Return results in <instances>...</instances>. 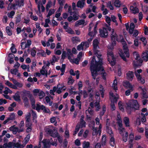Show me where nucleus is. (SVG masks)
Masks as SVG:
<instances>
[{
    "label": "nucleus",
    "instance_id": "obj_1",
    "mask_svg": "<svg viewBox=\"0 0 148 148\" xmlns=\"http://www.w3.org/2000/svg\"><path fill=\"white\" fill-rule=\"evenodd\" d=\"M94 53L96 56L99 60L98 61L96 60L95 56L92 57L91 61L90 69L92 78L95 79L96 77L98 75L97 72L104 71V69L102 66L103 63V59L101 58L102 56L101 53Z\"/></svg>",
    "mask_w": 148,
    "mask_h": 148
},
{
    "label": "nucleus",
    "instance_id": "obj_2",
    "mask_svg": "<svg viewBox=\"0 0 148 148\" xmlns=\"http://www.w3.org/2000/svg\"><path fill=\"white\" fill-rule=\"evenodd\" d=\"M27 95L31 102V105L35 104V100L33 96L29 91H25L23 92V94L21 95L22 99L23 101L25 106H28L29 104V100L26 97Z\"/></svg>",
    "mask_w": 148,
    "mask_h": 148
},
{
    "label": "nucleus",
    "instance_id": "obj_3",
    "mask_svg": "<svg viewBox=\"0 0 148 148\" xmlns=\"http://www.w3.org/2000/svg\"><path fill=\"white\" fill-rule=\"evenodd\" d=\"M108 60L112 66H114L116 62V58L114 56L113 52L112 51L108 52L107 53Z\"/></svg>",
    "mask_w": 148,
    "mask_h": 148
},
{
    "label": "nucleus",
    "instance_id": "obj_4",
    "mask_svg": "<svg viewBox=\"0 0 148 148\" xmlns=\"http://www.w3.org/2000/svg\"><path fill=\"white\" fill-rule=\"evenodd\" d=\"M111 41L113 45H115L116 42L115 40L117 41H119L118 38V36L116 33H114V29H112L111 36Z\"/></svg>",
    "mask_w": 148,
    "mask_h": 148
},
{
    "label": "nucleus",
    "instance_id": "obj_5",
    "mask_svg": "<svg viewBox=\"0 0 148 148\" xmlns=\"http://www.w3.org/2000/svg\"><path fill=\"white\" fill-rule=\"evenodd\" d=\"M127 107L134 109L135 110H138L139 109V104L137 101L136 100H134L130 104L128 105Z\"/></svg>",
    "mask_w": 148,
    "mask_h": 148
},
{
    "label": "nucleus",
    "instance_id": "obj_6",
    "mask_svg": "<svg viewBox=\"0 0 148 148\" xmlns=\"http://www.w3.org/2000/svg\"><path fill=\"white\" fill-rule=\"evenodd\" d=\"M99 42L98 40L97 39H94L92 42V45L93 46V49L94 53H101L100 51L97 49V47H99L98 44Z\"/></svg>",
    "mask_w": 148,
    "mask_h": 148
},
{
    "label": "nucleus",
    "instance_id": "obj_7",
    "mask_svg": "<svg viewBox=\"0 0 148 148\" xmlns=\"http://www.w3.org/2000/svg\"><path fill=\"white\" fill-rule=\"evenodd\" d=\"M100 36L101 38H106L108 35V31L106 28H103V29H99Z\"/></svg>",
    "mask_w": 148,
    "mask_h": 148
},
{
    "label": "nucleus",
    "instance_id": "obj_8",
    "mask_svg": "<svg viewBox=\"0 0 148 148\" xmlns=\"http://www.w3.org/2000/svg\"><path fill=\"white\" fill-rule=\"evenodd\" d=\"M126 78L129 81H132L134 77V73L132 71H128L126 74Z\"/></svg>",
    "mask_w": 148,
    "mask_h": 148
},
{
    "label": "nucleus",
    "instance_id": "obj_9",
    "mask_svg": "<svg viewBox=\"0 0 148 148\" xmlns=\"http://www.w3.org/2000/svg\"><path fill=\"white\" fill-rule=\"evenodd\" d=\"M141 58L145 62L148 61V51L145 50L143 52L141 55Z\"/></svg>",
    "mask_w": 148,
    "mask_h": 148
},
{
    "label": "nucleus",
    "instance_id": "obj_10",
    "mask_svg": "<svg viewBox=\"0 0 148 148\" xmlns=\"http://www.w3.org/2000/svg\"><path fill=\"white\" fill-rule=\"evenodd\" d=\"M135 75L138 81L140 83L144 84L145 83V81L144 79L143 78L140 74L135 72Z\"/></svg>",
    "mask_w": 148,
    "mask_h": 148
},
{
    "label": "nucleus",
    "instance_id": "obj_11",
    "mask_svg": "<svg viewBox=\"0 0 148 148\" xmlns=\"http://www.w3.org/2000/svg\"><path fill=\"white\" fill-rule=\"evenodd\" d=\"M32 121L33 122H34L35 124H36L37 123V116L36 112L33 110H32Z\"/></svg>",
    "mask_w": 148,
    "mask_h": 148
},
{
    "label": "nucleus",
    "instance_id": "obj_12",
    "mask_svg": "<svg viewBox=\"0 0 148 148\" xmlns=\"http://www.w3.org/2000/svg\"><path fill=\"white\" fill-rule=\"evenodd\" d=\"M19 93V91H17L15 93V95L13 96L14 99L17 101H20L21 100Z\"/></svg>",
    "mask_w": 148,
    "mask_h": 148
},
{
    "label": "nucleus",
    "instance_id": "obj_13",
    "mask_svg": "<svg viewBox=\"0 0 148 148\" xmlns=\"http://www.w3.org/2000/svg\"><path fill=\"white\" fill-rule=\"evenodd\" d=\"M130 10L131 12L134 14H136L139 12L138 9L137 7H134L133 6H131Z\"/></svg>",
    "mask_w": 148,
    "mask_h": 148
},
{
    "label": "nucleus",
    "instance_id": "obj_14",
    "mask_svg": "<svg viewBox=\"0 0 148 148\" xmlns=\"http://www.w3.org/2000/svg\"><path fill=\"white\" fill-rule=\"evenodd\" d=\"M135 27V26L134 23H131L130 24V27L129 30V32L130 34H133Z\"/></svg>",
    "mask_w": 148,
    "mask_h": 148
},
{
    "label": "nucleus",
    "instance_id": "obj_15",
    "mask_svg": "<svg viewBox=\"0 0 148 148\" xmlns=\"http://www.w3.org/2000/svg\"><path fill=\"white\" fill-rule=\"evenodd\" d=\"M123 47L124 53L126 55V57L127 58H129L130 54L127 47L125 45H123Z\"/></svg>",
    "mask_w": 148,
    "mask_h": 148
},
{
    "label": "nucleus",
    "instance_id": "obj_16",
    "mask_svg": "<svg viewBox=\"0 0 148 148\" xmlns=\"http://www.w3.org/2000/svg\"><path fill=\"white\" fill-rule=\"evenodd\" d=\"M123 86L127 88H129L130 90H132L133 87L129 81H126L124 82L123 84Z\"/></svg>",
    "mask_w": 148,
    "mask_h": 148
},
{
    "label": "nucleus",
    "instance_id": "obj_17",
    "mask_svg": "<svg viewBox=\"0 0 148 148\" xmlns=\"http://www.w3.org/2000/svg\"><path fill=\"white\" fill-rule=\"evenodd\" d=\"M40 103L36 104V110L38 112L40 110H43L44 109L45 106L43 105H40Z\"/></svg>",
    "mask_w": 148,
    "mask_h": 148
},
{
    "label": "nucleus",
    "instance_id": "obj_18",
    "mask_svg": "<svg viewBox=\"0 0 148 148\" xmlns=\"http://www.w3.org/2000/svg\"><path fill=\"white\" fill-rule=\"evenodd\" d=\"M84 2L79 0L77 3V6L78 8H79L82 9L84 7Z\"/></svg>",
    "mask_w": 148,
    "mask_h": 148
},
{
    "label": "nucleus",
    "instance_id": "obj_19",
    "mask_svg": "<svg viewBox=\"0 0 148 148\" xmlns=\"http://www.w3.org/2000/svg\"><path fill=\"white\" fill-rule=\"evenodd\" d=\"M123 123L125 124L126 127H130V121L128 117H125L123 119Z\"/></svg>",
    "mask_w": 148,
    "mask_h": 148
},
{
    "label": "nucleus",
    "instance_id": "obj_20",
    "mask_svg": "<svg viewBox=\"0 0 148 148\" xmlns=\"http://www.w3.org/2000/svg\"><path fill=\"white\" fill-rule=\"evenodd\" d=\"M106 110V107L105 105H103L102 107V111L99 112V116L101 117L104 114Z\"/></svg>",
    "mask_w": 148,
    "mask_h": 148
},
{
    "label": "nucleus",
    "instance_id": "obj_21",
    "mask_svg": "<svg viewBox=\"0 0 148 148\" xmlns=\"http://www.w3.org/2000/svg\"><path fill=\"white\" fill-rule=\"evenodd\" d=\"M85 23L84 19H81L76 21L75 23V26H77L78 25H84Z\"/></svg>",
    "mask_w": 148,
    "mask_h": 148
},
{
    "label": "nucleus",
    "instance_id": "obj_22",
    "mask_svg": "<svg viewBox=\"0 0 148 148\" xmlns=\"http://www.w3.org/2000/svg\"><path fill=\"white\" fill-rule=\"evenodd\" d=\"M6 32L7 34L9 36H11L12 35V32L11 28L9 26L6 27Z\"/></svg>",
    "mask_w": 148,
    "mask_h": 148
},
{
    "label": "nucleus",
    "instance_id": "obj_23",
    "mask_svg": "<svg viewBox=\"0 0 148 148\" xmlns=\"http://www.w3.org/2000/svg\"><path fill=\"white\" fill-rule=\"evenodd\" d=\"M43 143V147L42 148H48V145H49V142L47 141V139H44L42 141Z\"/></svg>",
    "mask_w": 148,
    "mask_h": 148
},
{
    "label": "nucleus",
    "instance_id": "obj_24",
    "mask_svg": "<svg viewBox=\"0 0 148 148\" xmlns=\"http://www.w3.org/2000/svg\"><path fill=\"white\" fill-rule=\"evenodd\" d=\"M105 135H103L102 136V141L101 142V145L103 146H105L106 143V136Z\"/></svg>",
    "mask_w": 148,
    "mask_h": 148
},
{
    "label": "nucleus",
    "instance_id": "obj_25",
    "mask_svg": "<svg viewBox=\"0 0 148 148\" xmlns=\"http://www.w3.org/2000/svg\"><path fill=\"white\" fill-rule=\"evenodd\" d=\"M143 59H139L138 60L136 63H135L134 64V66H135L138 67V66H140L141 65L142 63L143 62Z\"/></svg>",
    "mask_w": 148,
    "mask_h": 148
},
{
    "label": "nucleus",
    "instance_id": "obj_26",
    "mask_svg": "<svg viewBox=\"0 0 148 148\" xmlns=\"http://www.w3.org/2000/svg\"><path fill=\"white\" fill-rule=\"evenodd\" d=\"M32 44V42L31 40H27V43L25 45V47L23 48H22V49H24L25 48L29 47Z\"/></svg>",
    "mask_w": 148,
    "mask_h": 148
},
{
    "label": "nucleus",
    "instance_id": "obj_27",
    "mask_svg": "<svg viewBox=\"0 0 148 148\" xmlns=\"http://www.w3.org/2000/svg\"><path fill=\"white\" fill-rule=\"evenodd\" d=\"M54 131H55L54 129V131H53L50 128H47L46 130V132L47 134L51 136Z\"/></svg>",
    "mask_w": 148,
    "mask_h": 148
},
{
    "label": "nucleus",
    "instance_id": "obj_28",
    "mask_svg": "<svg viewBox=\"0 0 148 148\" xmlns=\"http://www.w3.org/2000/svg\"><path fill=\"white\" fill-rule=\"evenodd\" d=\"M95 106L96 108L95 110L97 112L99 111V110L101 108L99 102L96 101L95 103Z\"/></svg>",
    "mask_w": 148,
    "mask_h": 148
},
{
    "label": "nucleus",
    "instance_id": "obj_29",
    "mask_svg": "<svg viewBox=\"0 0 148 148\" xmlns=\"http://www.w3.org/2000/svg\"><path fill=\"white\" fill-rule=\"evenodd\" d=\"M121 5V2L119 0H116L114 2V5L116 8H119Z\"/></svg>",
    "mask_w": 148,
    "mask_h": 148
},
{
    "label": "nucleus",
    "instance_id": "obj_30",
    "mask_svg": "<svg viewBox=\"0 0 148 148\" xmlns=\"http://www.w3.org/2000/svg\"><path fill=\"white\" fill-rule=\"evenodd\" d=\"M125 53H123L122 51H120V53H119L120 56L123 60L125 61H127V60L125 55Z\"/></svg>",
    "mask_w": 148,
    "mask_h": 148
},
{
    "label": "nucleus",
    "instance_id": "obj_31",
    "mask_svg": "<svg viewBox=\"0 0 148 148\" xmlns=\"http://www.w3.org/2000/svg\"><path fill=\"white\" fill-rule=\"evenodd\" d=\"M80 128V126L79 125L78 123H77V124L76 125V126L75 127V129L74 131V133L73 134L74 136H75L76 135V134L78 132V131H79Z\"/></svg>",
    "mask_w": 148,
    "mask_h": 148
},
{
    "label": "nucleus",
    "instance_id": "obj_32",
    "mask_svg": "<svg viewBox=\"0 0 148 148\" xmlns=\"http://www.w3.org/2000/svg\"><path fill=\"white\" fill-rule=\"evenodd\" d=\"M134 138V135L133 133L131 132L130 134L129 140L130 143H132Z\"/></svg>",
    "mask_w": 148,
    "mask_h": 148
},
{
    "label": "nucleus",
    "instance_id": "obj_33",
    "mask_svg": "<svg viewBox=\"0 0 148 148\" xmlns=\"http://www.w3.org/2000/svg\"><path fill=\"white\" fill-rule=\"evenodd\" d=\"M80 126V128H82L83 127H85L86 125V122L84 120H80L79 124Z\"/></svg>",
    "mask_w": 148,
    "mask_h": 148
},
{
    "label": "nucleus",
    "instance_id": "obj_34",
    "mask_svg": "<svg viewBox=\"0 0 148 148\" xmlns=\"http://www.w3.org/2000/svg\"><path fill=\"white\" fill-rule=\"evenodd\" d=\"M90 145V143L88 142L84 141L83 144V147L84 148H88Z\"/></svg>",
    "mask_w": 148,
    "mask_h": 148
},
{
    "label": "nucleus",
    "instance_id": "obj_35",
    "mask_svg": "<svg viewBox=\"0 0 148 148\" xmlns=\"http://www.w3.org/2000/svg\"><path fill=\"white\" fill-rule=\"evenodd\" d=\"M142 90L143 92V97L147 98H148V96L147 95L146 91V90L145 88H142Z\"/></svg>",
    "mask_w": 148,
    "mask_h": 148
},
{
    "label": "nucleus",
    "instance_id": "obj_36",
    "mask_svg": "<svg viewBox=\"0 0 148 148\" xmlns=\"http://www.w3.org/2000/svg\"><path fill=\"white\" fill-rule=\"evenodd\" d=\"M15 14V12L14 11H12L10 13H8V16L9 18H13V16Z\"/></svg>",
    "mask_w": 148,
    "mask_h": 148
},
{
    "label": "nucleus",
    "instance_id": "obj_37",
    "mask_svg": "<svg viewBox=\"0 0 148 148\" xmlns=\"http://www.w3.org/2000/svg\"><path fill=\"white\" fill-rule=\"evenodd\" d=\"M74 80L72 79L71 76H70L68 79V85H72L74 82Z\"/></svg>",
    "mask_w": 148,
    "mask_h": 148
},
{
    "label": "nucleus",
    "instance_id": "obj_38",
    "mask_svg": "<svg viewBox=\"0 0 148 148\" xmlns=\"http://www.w3.org/2000/svg\"><path fill=\"white\" fill-rule=\"evenodd\" d=\"M21 20V16L19 14H18L16 17L15 23L16 24L19 23Z\"/></svg>",
    "mask_w": 148,
    "mask_h": 148
},
{
    "label": "nucleus",
    "instance_id": "obj_39",
    "mask_svg": "<svg viewBox=\"0 0 148 148\" xmlns=\"http://www.w3.org/2000/svg\"><path fill=\"white\" fill-rule=\"evenodd\" d=\"M31 114L30 112H28L26 115L25 117V122H29V121H30V117Z\"/></svg>",
    "mask_w": 148,
    "mask_h": 148
},
{
    "label": "nucleus",
    "instance_id": "obj_40",
    "mask_svg": "<svg viewBox=\"0 0 148 148\" xmlns=\"http://www.w3.org/2000/svg\"><path fill=\"white\" fill-rule=\"evenodd\" d=\"M30 137V134H28L24 138V143L26 144L29 141Z\"/></svg>",
    "mask_w": 148,
    "mask_h": 148
},
{
    "label": "nucleus",
    "instance_id": "obj_41",
    "mask_svg": "<svg viewBox=\"0 0 148 148\" xmlns=\"http://www.w3.org/2000/svg\"><path fill=\"white\" fill-rule=\"evenodd\" d=\"M110 145L112 147H114V145L115 139L113 137H112L110 138Z\"/></svg>",
    "mask_w": 148,
    "mask_h": 148
},
{
    "label": "nucleus",
    "instance_id": "obj_42",
    "mask_svg": "<svg viewBox=\"0 0 148 148\" xmlns=\"http://www.w3.org/2000/svg\"><path fill=\"white\" fill-rule=\"evenodd\" d=\"M15 115L14 113H12L9 116V117L8 118L9 120H14L15 118Z\"/></svg>",
    "mask_w": 148,
    "mask_h": 148
},
{
    "label": "nucleus",
    "instance_id": "obj_43",
    "mask_svg": "<svg viewBox=\"0 0 148 148\" xmlns=\"http://www.w3.org/2000/svg\"><path fill=\"white\" fill-rule=\"evenodd\" d=\"M13 46H12L10 48L11 52L12 53H15L17 51L16 49L15 48V45L14 44H12Z\"/></svg>",
    "mask_w": 148,
    "mask_h": 148
},
{
    "label": "nucleus",
    "instance_id": "obj_44",
    "mask_svg": "<svg viewBox=\"0 0 148 148\" xmlns=\"http://www.w3.org/2000/svg\"><path fill=\"white\" fill-rule=\"evenodd\" d=\"M18 71V70L16 69H12L10 70V72L12 74L16 75Z\"/></svg>",
    "mask_w": 148,
    "mask_h": 148
},
{
    "label": "nucleus",
    "instance_id": "obj_45",
    "mask_svg": "<svg viewBox=\"0 0 148 148\" xmlns=\"http://www.w3.org/2000/svg\"><path fill=\"white\" fill-rule=\"evenodd\" d=\"M106 21L108 24L109 25H110V22L111 21V20L110 17L108 16H106Z\"/></svg>",
    "mask_w": 148,
    "mask_h": 148
},
{
    "label": "nucleus",
    "instance_id": "obj_46",
    "mask_svg": "<svg viewBox=\"0 0 148 148\" xmlns=\"http://www.w3.org/2000/svg\"><path fill=\"white\" fill-rule=\"evenodd\" d=\"M83 42L78 45L77 47V49L79 51H80L81 49H83L84 48V45L82 44Z\"/></svg>",
    "mask_w": 148,
    "mask_h": 148
},
{
    "label": "nucleus",
    "instance_id": "obj_47",
    "mask_svg": "<svg viewBox=\"0 0 148 148\" xmlns=\"http://www.w3.org/2000/svg\"><path fill=\"white\" fill-rule=\"evenodd\" d=\"M59 136L60 135L58 133V132H56L54 133V132H53L51 136L53 138H57L58 137V136Z\"/></svg>",
    "mask_w": 148,
    "mask_h": 148
},
{
    "label": "nucleus",
    "instance_id": "obj_48",
    "mask_svg": "<svg viewBox=\"0 0 148 148\" xmlns=\"http://www.w3.org/2000/svg\"><path fill=\"white\" fill-rule=\"evenodd\" d=\"M45 94L43 91H41L40 92H39L38 96L39 97V98L40 99H42L45 96Z\"/></svg>",
    "mask_w": 148,
    "mask_h": 148
},
{
    "label": "nucleus",
    "instance_id": "obj_49",
    "mask_svg": "<svg viewBox=\"0 0 148 148\" xmlns=\"http://www.w3.org/2000/svg\"><path fill=\"white\" fill-rule=\"evenodd\" d=\"M68 143V142L67 140L65 138L64 140V142L63 143V147L64 148H66L67 147Z\"/></svg>",
    "mask_w": 148,
    "mask_h": 148
},
{
    "label": "nucleus",
    "instance_id": "obj_50",
    "mask_svg": "<svg viewBox=\"0 0 148 148\" xmlns=\"http://www.w3.org/2000/svg\"><path fill=\"white\" fill-rule=\"evenodd\" d=\"M139 34V32L138 30L137 29H135L134 30V31L132 34L133 36L134 37H136V36L138 35Z\"/></svg>",
    "mask_w": 148,
    "mask_h": 148
},
{
    "label": "nucleus",
    "instance_id": "obj_51",
    "mask_svg": "<svg viewBox=\"0 0 148 148\" xmlns=\"http://www.w3.org/2000/svg\"><path fill=\"white\" fill-rule=\"evenodd\" d=\"M25 126L27 127H32V124L30 122V121H29V122H25Z\"/></svg>",
    "mask_w": 148,
    "mask_h": 148
},
{
    "label": "nucleus",
    "instance_id": "obj_52",
    "mask_svg": "<svg viewBox=\"0 0 148 148\" xmlns=\"http://www.w3.org/2000/svg\"><path fill=\"white\" fill-rule=\"evenodd\" d=\"M141 115L142 116V117L141 119V120L142 122H145L146 121V119L144 114L143 113H141Z\"/></svg>",
    "mask_w": 148,
    "mask_h": 148
},
{
    "label": "nucleus",
    "instance_id": "obj_53",
    "mask_svg": "<svg viewBox=\"0 0 148 148\" xmlns=\"http://www.w3.org/2000/svg\"><path fill=\"white\" fill-rule=\"evenodd\" d=\"M140 40L143 42V44L144 46H145L147 44V41L146 38L144 37H142L140 38Z\"/></svg>",
    "mask_w": 148,
    "mask_h": 148
},
{
    "label": "nucleus",
    "instance_id": "obj_54",
    "mask_svg": "<svg viewBox=\"0 0 148 148\" xmlns=\"http://www.w3.org/2000/svg\"><path fill=\"white\" fill-rule=\"evenodd\" d=\"M78 90H81L83 86V85L82 84V82L80 81L78 82Z\"/></svg>",
    "mask_w": 148,
    "mask_h": 148
},
{
    "label": "nucleus",
    "instance_id": "obj_55",
    "mask_svg": "<svg viewBox=\"0 0 148 148\" xmlns=\"http://www.w3.org/2000/svg\"><path fill=\"white\" fill-rule=\"evenodd\" d=\"M36 53V50H31V54L33 57H34L35 56Z\"/></svg>",
    "mask_w": 148,
    "mask_h": 148
},
{
    "label": "nucleus",
    "instance_id": "obj_56",
    "mask_svg": "<svg viewBox=\"0 0 148 148\" xmlns=\"http://www.w3.org/2000/svg\"><path fill=\"white\" fill-rule=\"evenodd\" d=\"M72 40L73 41L75 42H80V40L79 38V37L77 36L73 37L72 38Z\"/></svg>",
    "mask_w": 148,
    "mask_h": 148
},
{
    "label": "nucleus",
    "instance_id": "obj_57",
    "mask_svg": "<svg viewBox=\"0 0 148 148\" xmlns=\"http://www.w3.org/2000/svg\"><path fill=\"white\" fill-rule=\"evenodd\" d=\"M5 90L3 91V93L5 94H8L9 92L10 93V91L12 92L7 87H5Z\"/></svg>",
    "mask_w": 148,
    "mask_h": 148
},
{
    "label": "nucleus",
    "instance_id": "obj_58",
    "mask_svg": "<svg viewBox=\"0 0 148 148\" xmlns=\"http://www.w3.org/2000/svg\"><path fill=\"white\" fill-rule=\"evenodd\" d=\"M61 58L63 60H64L66 57V52L65 51H63L62 54L61 56Z\"/></svg>",
    "mask_w": 148,
    "mask_h": 148
},
{
    "label": "nucleus",
    "instance_id": "obj_59",
    "mask_svg": "<svg viewBox=\"0 0 148 148\" xmlns=\"http://www.w3.org/2000/svg\"><path fill=\"white\" fill-rule=\"evenodd\" d=\"M18 127H15V126L14 129V130L12 132L13 134H15L18 132Z\"/></svg>",
    "mask_w": 148,
    "mask_h": 148
},
{
    "label": "nucleus",
    "instance_id": "obj_60",
    "mask_svg": "<svg viewBox=\"0 0 148 148\" xmlns=\"http://www.w3.org/2000/svg\"><path fill=\"white\" fill-rule=\"evenodd\" d=\"M57 139L60 143L61 144L62 143L63 138L60 135L57 137Z\"/></svg>",
    "mask_w": 148,
    "mask_h": 148
},
{
    "label": "nucleus",
    "instance_id": "obj_61",
    "mask_svg": "<svg viewBox=\"0 0 148 148\" xmlns=\"http://www.w3.org/2000/svg\"><path fill=\"white\" fill-rule=\"evenodd\" d=\"M68 12L70 14V15H72V9L71 5L69 6Z\"/></svg>",
    "mask_w": 148,
    "mask_h": 148
},
{
    "label": "nucleus",
    "instance_id": "obj_62",
    "mask_svg": "<svg viewBox=\"0 0 148 148\" xmlns=\"http://www.w3.org/2000/svg\"><path fill=\"white\" fill-rule=\"evenodd\" d=\"M55 10L54 9H51L49 11V12L48 13L51 16L54 14L55 12Z\"/></svg>",
    "mask_w": 148,
    "mask_h": 148
},
{
    "label": "nucleus",
    "instance_id": "obj_63",
    "mask_svg": "<svg viewBox=\"0 0 148 148\" xmlns=\"http://www.w3.org/2000/svg\"><path fill=\"white\" fill-rule=\"evenodd\" d=\"M119 108L120 110L122 111H124V109L123 108V106L121 104H120V102L118 103Z\"/></svg>",
    "mask_w": 148,
    "mask_h": 148
},
{
    "label": "nucleus",
    "instance_id": "obj_64",
    "mask_svg": "<svg viewBox=\"0 0 148 148\" xmlns=\"http://www.w3.org/2000/svg\"><path fill=\"white\" fill-rule=\"evenodd\" d=\"M145 134L146 138H148V128H147V127L145 128Z\"/></svg>",
    "mask_w": 148,
    "mask_h": 148
}]
</instances>
